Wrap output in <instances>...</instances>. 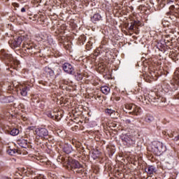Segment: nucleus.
<instances>
[{
	"mask_svg": "<svg viewBox=\"0 0 179 179\" xmlns=\"http://www.w3.org/2000/svg\"><path fill=\"white\" fill-rule=\"evenodd\" d=\"M69 166L71 167V171H73L74 174H78L80 177H85L86 173L85 171V167L76 159H72L68 163Z\"/></svg>",
	"mask_w": 179,
	"mask_h": 179,
	"instance_id": "obj_1",
	"label": "nucleus"
},
{
	"mask_svg": "<svg viewBox=\"0 0 179 179\" xmlns=\"http://www.w3.org/2000/svg\"><path fill=\"white\" fill-rule=\"evenodd\" d=\"M36 47L37 46L34 45L33 43H23L22 54H24V57H27V55H33V54H36Z\"/></svg>",
	"mask_w": 179,
	"mask_h": 179,
	"instance_id": "obj_2",
	"label": "nucleus"
},
{
	"mask_svg": "<svg viewBox=\"0 0 179 179\" xmlns=\"http://www.w3.org/2000/svg\"><path fill=\"white\" fill-rule=\"evenodd\" d=\"M127 110H129V114H133L134 115H139V114H141V108L133 103L125 104L124 108H123V111L127 113Z\"/></svg>",
	"mask_w": 179,
	"mask_h": 179,
	"instance_id": "obj_3",
	"label": "nucleus"
},
{
	"mask_svg": "<svg viewBox=\"0 0 179 179\" xmlns=\"http://www.w3.org/2000/svg\"><path fill=\"white\" fill-rule=\"evenodd\" d=\"M122 141L124 143V145H126L127 146H132V145H135V137L128 135V134H124L122 136Z\"/></svg>",
	"mask_w": 179,
	"mask_h": 179,
	"instance_id": "obj_4",
	"label": "nucleus"
},
{
	"mask_svg": "<svg viewBox=\"0 0 179 179\" xmlns=\"http://www.w3.org/2000/svg\"><path fill=\"white\" fill-rule=\"evenodd\" d=\"M152 150L157 156H160L163 153V143L155 141L152 144Z\"/></svg>",
	"mask_w": 179,
	"mask_h": 179,
	"instance_id": "obj_5",
	"label": "nucleus"
},
{
	"mask_svg": "<svg viewBox=\"0 0 179 179\" xmlns=\"http://www.w3.org/2000/svg\"><path fill=\"white\" fill-rule=\"evenodd\" d=\"M62 68L65 73H68L69 75H75V69L71 63L65 62L62 64Z\"/></svg>",
	"mask_w": 179,
	"mask_h": 179,
	"instance_id": "obj_6",
	"label": "nucleus"
},
{
	"mask_svg": "<svg viewBox=\"0 0 179 179\" xmlns=\"http://www.w3.org/2000/svg\"><path fill=\"white\" fill-rule=\"evenodd\" d=\"M23 40H24V36H18L17 38L14 39L13 41H9V44L11 47V48H17V47H20V45L23 42Z\"/></svg>",
	"mask_w": 179,
	"mask_h": 179,
	"instance_id": "obj_7",
	"label": "nucleus"
},
{
	"mask_svg": "<svg viewBox=\"0 0 179 179\" xmlns=\"http://www.w3.org/2000/svg\"><path fill=\"white\" fill-rule=\"evenodd\" d=\"M36 132L41 139H48V130L47 129L39 127L36 129Z\"/></svg>",
	"mask_w": 179,
	"mask_h": 179,
	"instance_id": "obj_8",
	"label": "nucleus"
},
{
	"mask_svg": "<svg viewBox=\"0 0 179 179\" xmlns=\"http://www.w3.org/2000/svg\"><path fill=\"white\" fill-rule=\"evenodd\" d=\"M0 58H1V59H7V61H9V62H12V61H13L12 55L8 53L3 49L0 51Z\"/></svg>",
	"mask_w": 179,
	"mask_h": 179,
	"instance_id": "obj_9",
	"label": "nucleus"
},
{
	"mask_svg": "<svg viewBox=\"0 0 179 179\" xmlns=\"http://www.w3.org/2000/svg\"><path fill=\"white\" fill-rule=\"evenodd\" d=\"M105 114H106V115H110L111 118L114 119L118 118V116L120 115V113L118 112L111 108L105 109Z\"/></svg>",
	"mask_w": 179,
	"mask_h": 179,
	"instance_id": "obj_10",
	"label": "nucleus"
},
{
	"mask_svg": "<svg viewBox=\"0 0 179 179\" xmlns=\"http://www.w3.org/2000/svg\"><path fill=\"white\" fill-rule=\"evenodd\" d=\"M30 89H31V86H30V85L22 86L20 88L21 96L26 97V96H27V93H29V92H30Z\"/></svg>",
	"mask_w": 179,
	"mask_h": 179,
	"instance_id": "obj_11",
	"label": "nucleus"
},
{
	"mask_svg": "<svg viewBox=\"0 0 179 179\" xmlns=\"http://www.w3.org/2000/svg\"><path fill=\"white\" fill-rule=\"evenodd\" d=\"M17 145L20 146L21 148H23L24 149H27V148H30V145L29 144V142H27V140L24 139H20L17 141Z\"/></svg>",
	"mask_w": 179,
	"mask_h": 179,
	"instance_id": "obj_12",
	"label": "nucleus"
},
{
	"mask_svg": "<svg viewBox=\"0 0 179 179\" xmlns=\"http://www.w3.org/2000/svg\"><path fill=\"white\" fill-rule=\"evenodd\" d=\"M145 172L148 176H152L156 173V167L152 165H149L147 168L145 169Z\"/></svg>",
	"mask_w": 179,
	"mask_h": 179,
	"instance_id": "obj_13",
	"label": "nucleus"
},
{
	"mask_svg": "<svg viewBox=\"0 0 179 179\" xmlns=\"http://www.w3.org/2000/svg\"><path fill=\"white\" fill-rule=\"evenodd\" d=\"M43 71L46 75H49V76H51L52 78L55 75L54 73V69H51L48 66H45L43 69Z\"/></svg>",
	"mask_w": 179,
	"mask_h": 179,
	"instance_id": "obj_14",
	"label": "nucleus"
},
{
	"mask_svg": "<svg viewBox=\"0 0 179 179\" xmlns=\"http://www.w3.org/2000/svg\"><path fill=\"white\" fill-rule=\"evenodd\" d=\"M101 19V15H100V14L99 13H96L91 17V21L92 22V23L96 24L97 23V22L100 21Z\"/></svg>",
	"mask_w": 179,
	"mask_h": 179,
	"instance_id": "obj_15",
	"label": "nucleus"
},
{
	"mask_svg": "<svg viewBox=\"0 0 179 179\" xmlns=\"http://www.w3.org/2000/svg\"><path fill=\"white\" fill-rule=\"evenodd\" d=\"M7 153L8 155H10V156H16V155H19V153H20V151L16 149H8L7 150Z\"/></svg>",
	"mask_w": 179,
	"mask_h": 179,
	"instance_id": "obj_16",
	"label": "nucleus"
},
{
	"mask_svg": "<svg viewBox=\"0 0 179 179\" xmlns=\"http://www.w3.org/2000/svg\"><path fill=\"white\" fill-rule=\"evenodd\" d=\"M145 122L147 124H152V122H155V117L152 115H147L144 119Z\"/></svg>",
	"mask_w": 179,
	"mask_h": 179,
	"instance_id": "obj_17",
	"label": "nucleus"
},
{
	"mask_svg": "<svg viewBox=\"0 0 179 179\" xmlns=\"http://www.w3.org/2000/svg\"><path fill=\"white\" fill-rule=\"evenodd\" d=\"M63 151L64 152V153H66V155H69V153L72 152V147L66 145L64 147Z\"/></svg>",
	"mask_w": 179,
	"mask_h": 179,
	"instance_id": "obj_18",
	"label": "nucleus"
},
{
	"mask_svg": "<svg viewBox=\"0 0 179 179\" xmlns=\"http://www.w3.org/2000/svg\"><path fill=\"white\" fill-rule=\"evenodd\" d=\"M110 89L108 86H103L101 87V91L103 94H108V93H110Z\"/></svg>",
	"mask_w": 179,
	"mask_h": 179,
	"instance_id": "obj_19",
	"label": "nucleus"
},
{
	"mask_svg": "<svg viewBox=\"0 0 179 179\" xmlns=\"http://www.w3.org/2000/svg\"><path fill=\"white\" fill-rule=\"evenodd\" d=\"M174 79L179 85V68H178L174 72Z\"/></svg>",
	"mask_w": 179,
	"mask_h": 179,
	"instance_id": "obj_20",
	"label": "nucleus"
},
{
	"mask_svg": "<svg viewBox=\"0 0 179 179\" xmlns=\"http://www.w3.org/2000/svg\"><path fill=\"white\" fill-rule=\"evenodd\" d=\"M19 132H20V131H19L18 129H13L10 134L12 135V136H16V135H19Z\"/></svg>",
	"mask_w": 179,
	"mask_h": 179,
	"instance_id": "obj_21",
	"label": "nucleus"
},
{
	"mask_svg": "<svg viewBox=\"0 0 179 179\" xmlns=\"http://www.w3.org/2000/svg\"><path fill=\"white\" fill-rule=\"evenodd\" d=\"M107 151H108V153L110 157H111V156H113V155H114V153H115V149H114V148H107Z\"/></svg>",
	"mask_w": 179,
	"mask_h": 179,
	"instance_id": "obj_22",
	"label": "nucleus"
},
{
	"mask_svg": "<svg viewBox=\"0 0 179 179\" xmlns=\"http://www.w3.org/2000/svg\"><path fill=\"white\" fill-rule=\"evenodd\" d=\"M48 117H49V118H52V120H57V118H58V115L55 114V113H48Z\"/></svg>",
	"mask_w": 179,
	"mask_h": 179,
	"instance_id": "obj_23",
	"label": "nucleus"
},
{
	"mask_svg": "<svg viewBox=\"0 0 179 179\" xmlns=\"http://www.w3.org/2000/svg\"><path fill=\"white\" fill-rule=\"evenodd\" d=\"M138 21H134L133 22H131L130 27H129V30H134V27H135L136 24H138Z\"/></svg>",
	"mask_w": 179,
	"mask_h": 179,
	"instance_id": "obj_24",
	"label": "nucleus"
},
{
	"mask_svg": "<svg viewBox=\"0 0 179 179\" xmlns=\"http://www.w3.org/2000/svg\"><path fill=\"white\" fill-rule=\"evenodd\" d=\"M92 45H93V43H92V41H88L87 42V45H86V49L87 50H90V48H92L91 47H92Z\"/></svg>",
	"mask_w": 179,
	"mask_h": 179,
	"instance_id": "obj_25",
	"label": "nucleus"
},
{
	"mask_svg": "<svg viewBox=\"0 0 179 179\" xmlns=\"http://www.w3.org/2000/svg\"><path fill=\"white\" fill-rule=\"evenodd\" d=\"M77 77V80H82L83 79V76L81 73H77L76 76Z\"/></svg>",
	"mask_w": 179,
	"mask_h": 179,
	"instance_id": "obj_26",
	"label": "nucleus"
},
{
	"mask_svg": "<svg viewBox=\"0 0 179 179\" xmlns=\"http://www.w3.org/2000/svg\"><path fill=\"white\" fill-rule=\"evenodd\" d=\"M115 127H117V124H115L114 123H111L109 126V128H110V129H112V130L115 129Z\"/></svg>",
	"mask_w": 179,
	"mask_h": 179,
	"instance_id": "obj_27",
	"label": "nucleus"
},
{
	"mask_svg": "<svg viewBox=\"0 0 179 179\" xmlns=\"http://www.w3.org/2000/svg\"><path fill=\"white\" fill-rule=\"evenodd\" d=\"M76 148L77 150H78V149H83L82 143H76Z\"/></svg>",
	"mask_w": 179,
	"mask_h": 179,
	"instance_id": "obj_28",
	"label": "nucleus"
},
{
	"mask_svg": "<svg viewBox=\"0 0 179 179\" xmlns=\"http://www.w3.org/2000/svg\"><path fill=\"white\" fill-rule=\"evenodd\" d=\"M150 101H152V99L149 100V99H146V98H145L144 101H143V103L144 104H149L150 103Z\"/></svg>",
	"mask_w": 179,
	"mask_h": 179,
	"instance_id": "obj_29",
	"label": "nucleus"
},
{
	"mask_svg": "<svg viewBox=\"0 0 179 179\" xmlns=\"http://www.w3.org/2000/svg\"><path fill=\"white\" fill-rule=\"evenodd\" d=\"M39 85H43V86H46L47 85V83L45 81H43V80H40L38 82Z\"/></svg>",
	"mask_w": 179,
	"mask_h": 179,
	"instance_id": "obj_30",
	"label": "nucleus"
},
{
	"mask_svg": "<svg viewBox=\"0 0 179 179\" xmlns=\"http://www.w3.org/2000/svg\"><path fill=\"white\" fill-rule=\"evenodd\" d=\"M77 150L79 153H82L85 152V148L83 147V148H78Z\"/></svg>",
	"mask_w": 179,
	"mask_h": 179,
	"instance_id": "obj_31",
	"label": "nucleus"
},
{
	"mask_svg": "<svg viewBox=\"0 0 179 179\" xmlns=\"http://www.w3.org/2000/svg\"><path fill=\"white\" fill-rule=\"evenodd\" d=\"M6 117H9V118H10V117H13V115L10 114V113H9V112H7L6 113Z\"/></svg>",
	"mask_w": 179,
	"mask_h": 179,
	"instance_id": "obj_32",
	"label": "nucleus"
},
{
	"mask_svg": "<svg viewBox=\"0 0 179 179\" xmlns=\"http://www.w3.org/2000/svg\"><path fill=\"white\" fill-rule=\"evenodd\" d=\"M0 179H10V178L6 176H1L0 177Z\"/></svg>",
	"mask_w": 179,
	"mask_h": 179,
	"instance_id": "obj_33",
	"label": "nucleus"
},
{
	"mask_svg": "<svg viewBox=\"0 0 179 179\" xmlns=\"http://www.w3.org/2000/svg\"><path fill=\"white\" fill-rule=\"evenodd\" d=\"M125 122H126V124H131V122H132V121H131V120H129V119H127L125 120Z\"/></svg>",
	"mask_w": 179,
	"mask_h": 179,
	"instance_id": "obj_34",
	"label": "nucleus"
},
{
	"mask_svg": "<svg viewBox=\"0 0 179 179\" xmlns=\"http://www.w3.org/2000/svg\"><path fill=\"white\" fill-rule=\"evenodd\" d=\"M95 99H96V100H100V99H101V96L97 95L96 96H95Z\"/></svg>",
	"mask_w": 179,
	"mask_h": 179,
	"instance_id": "obj_35",
	"label": "nucleus"
},
{
	"mask_svg": "<svg viewBox=\"0 0 179 179\" xmlns=\"http://www.w3.org/2000/svg\"><path fill=\"white\" fill-rule=\"evenodd\" d=\"M21 12H22V13L26 12V8H22L21 9Z\"/></svg>",
	"mask_w": 179,
	"mask_h": 179,
	"instance_id": "obj_36",
	"label": "nucleus"
},
{
	"mask_svg": "<svg viewBox=\"0 0 179 179\" xmlns=\"http://www.w3.org/2000/svg\"><path fill=\"white\" fill-rule=\"evenodd\" d=\"M22 117L23 121H27V117H23V116H22Z\"/></svg>",
	"mask_w": 179,
	"mask_h": 179,
	"instance_id": "obj_37",
	"label": "nucleus"
},
{
	"mask_svg": "<svg viewBox=\"0 0 179 179\" xmlns=\"http://www.w3.org/2000/svg\"><path fill=\"white\" fill-rule=\"evenodd\" d=\"M37 3H40L41 2V0H35Z\"/></svg>",
	"mask_w": 179,
	"mask_h": 179,
	"instance_id": "obj_38",
	"label": "nucleus"
},
{
	"mask_svg": "<svg viewBox=\"0 0 179 179\" xmlns=\"http://www.w3.org/2000/svg\"><path fill=\"white\" fill-rule=\"evenodd\" d=\"M120 99H121V98H120V97L116 98L117 101H120Z\"/></svg>",
	"mask_w": 179,
	"mask_h": 179,
	"instance_id": "obj_39",
	"label": "nucleus"
},
{
	"mask_svg": "<svg viewBox=\"0 0 179 179\" xmlns=\"http://www.w3.org/2000/svg\"><path fill=\"white\" fill-rule=\"evenodd\" d=\"M18 1H20V2H23V0H18Z\"/></svg>",
	"mask_w": 179,
	"mask_h": 179,
	"instance_id": "obj_40",
	"label": "nucleus"
},
{
	"mask_svg": "<svg viewBox=\"0 0 179 179\" xmlns=\"http://www.w3.org/2000/svg\"><path fill=\"white\" fill-rule=\"evenodd\" d=\"M29 129H31V127L28 128Z\"/></svg>",
	"mask_w": 179,
	"mask_h": 179,
	"instance_id": "obj_41",
	"label": "nucleus"
},
{
	"mask_svg": "<svg viewBox=\"0 0 179 179\" xmlns=\"http://www.w3.org/2000/svg\"><path fill=\"white\" fill-rule=\"evenodd\" d=\"M0 169H1V165H0Z\"/></svg>",
	"mask_w": 179,
	"mask_h": 179,
	"instance_id": "obj_42",
	"label": "nucleus"
}]
</instances>
